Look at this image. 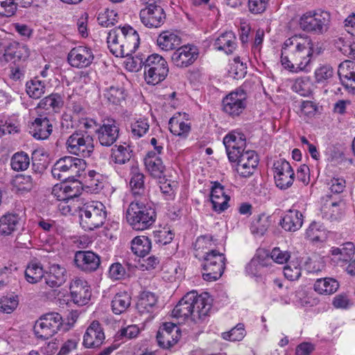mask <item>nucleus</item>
Returning a JSON list of instances; mask_svg holds the SVG:
<instances>
[{
  "label": "nucleus",
  "mask_w": 355,
  "mask_h": 355,
  "mask_svg": "<svg viewBox=\"0 0 355 355\" xmlns=\"http://www.w3.org/2000/svg\"><path fill=\"white\" fill-rule=\"evenodd\" d=\"M112 157L114 162L118 164H125L131 158L132 149L130 145L115 146L112 149Z\"/></svg>",
  "instance_id": "44"
},
{
  "label": "nucleus",
  "mask_w": 355,
  "mask_h": 355,
  "mask_svg": "<svg viewBox=\"0 0 355 355\" xmlns=\"http://www.w3.org/2000/svg\"><path fill=\"white\" fill-rule=\"evenodd\" d=\"M150 249L151 243L146 236H135V254L144 257L149 253Z\"/></svg>",
  "instance_id": "45"
},
{
  "label": "nucleus",
  "mask_w": 355,
  "mask_h": 355,
  "mask_svg": "<svg viewBox=\"0 0 355 355\" xmlns=\"http://www.w3.org/2000/svg\"><path fill=\"white\" fill-rule=\"evenodd\" d=\"M67 60L71 67L83 69L89 67L92 64L94 55L91 48L85 46H78L73 48L69 51Z\"/></svg>",
  "instance_id": "16"
},
{
  "label": "nucleus",
  "mask_w": 355,
  "mask_h": 355,
  "mask_svg": "<svg viewBox=\"0 0 355 355\" xmlns=\"http://www.w3.org/2000/svg\"><path fill=\"white\" fill-rule=\"evenodd\" d=\"M272 259L270 253L264 250H259L247 265L246 272L252 275H258L261 273V270L272 265Z\"/></svg>",
  "instance_id": "29"
},
{
  "label": "nucleus",
  "mask_w": 355,
  "mask_h": 355,
  "mask_svg": "<svg viewBox=\"0 0 355 355\" xmlns=\"http://www.w3.org/2000/svg\"><path fill=\"white\" fill-rule=\"evenodd\" d=\"M331 261L336 265L345 266L352 260L355 254V245L352 242H346L338 247H332L330 250Z\"/></svg>",
  "instance_id": "26"
},
{
  "label": "nucleus",
  "mask_w": 355,
  "mask_h": 355,
  "mask_svg": "<svg viewBox=\"0 0 355 355\" xmlns=\"http://www.w3.org/2000/svg\"><path fill=\"white\" fill-rule=\"evenodd\" d=\"M86 166V162L83 159L64 156L54 164L51 173L55 178L62 181L76 180L83 175Z\"/></svg>",
  "instance_id": "3"
},
{
  "label": "nucleus",
  "mask_w": 355,
  "mask_h": 355,
  "mask_svg": "<svg viewBox=\"0 0 355 355\" xmlns=\"http://www.w3.org/2000/svg\"><path fill=\"white\" fill-rule=\"evenodd\" d=\"M228 72L235 79L242 78L247 73L246 63L241 61L239 57H236L230 62Z\"/></svg>",
  "instance_id": "46"
},
{
  "label": "nucleus",
  "mask_w": 355,
  "mask_h": 355,
  "mask_svg": "<svg viewBox=\"0 0 355 355\" xmlns=\"http://www.w3.org/2000/svg\"><path fill=\"white\" fill-rule=\"evenodd\" d=\"M29 164V156L24 152L17 153L12 157L11 167L14 171H25L28 168Z\"/></svg>",
  "instance_id": "47"
},
{
  "label": "nucleus",
  "mask_w": 355,
  "mask_h": 355,
  "mask_svg": "<svg viewBox=\"0 0 355 355\" xmlns=\"http://www.w3.org/2000/svg\"><path fill=\"white\" fill-rule=\"evenodd\" d=\"M272 261L278 264L286 263L291 258V253L287 250H282L279 248H274L270 252Z\"/></svg>",
  "instance_id": "56"
},
{
  "label": "nucleus",
  "mask_w": 355,
  "mask_h": 355,
  "mask_svg": "<svg viewBox=\"0 0 355 355\" xmlns=\"http://www.w3.org/2000/svg\"><path fill=\"white\" fill-rule=\"evenodd\" d=\"M159 260L155 256L149 257L148 259H142L138 261V263L135 265V268H139L141 270H152L156 268L159 264Z\"/></svg>",
  "instance_id": "58"
},
{
  "label": "nucleus",
  "mask_w": 355,
  "mask_h": 355,
  "mask_svg": "<svg viewBox=\"0 0 355 355\" xmlns=\"http://www.w3.org/2000/svg\"><path fill=\"white\" fill-rule=\"evenodd\" d=\"M338 74L342 85L350 93H355V63L345 60L340 63L338 69Z\"/></svg>",
  "instance_id": "25"
},
{
  "label": "nucleus",
  "mask_w": 355,
  "mask_h": 355,
  "mask_svg": "<svg viewBox=\"0 0 355 355\" xmlns=\"http://www.w3.org/2000/svg\"><path fill=\"white\" fill-rule=\"evenodd\" d=\"M144 68V79L147 84L155 85L163 81L168 73V66L166 60L159 54L146 57L137 55L135 57V71Z\"/></svg>",
  "instance_id": "2"
},
{
  "label": "nucleus",
  "mask_w": 355,
  "mask_h": 355,
  "mask_svg": "<svg viewBox=\"0 0 355 355\" xmlns=\"http://www.w3.org/2000/svg\"><path fill=\"white\" fill-rule=\"evenodd\" d=\"M26 87L28 95L32 98L38 99L45 93V83L37 77H35L33 79L28 81Z\"/></svg>",
  "instance_id": "42"
},
{
  "label": "nucleus",
  "mask_w": 355,
  "mask_h": 355,
  "mask_svg": "<svg viewBox=\"0 0 355 355\" xmlns=\"http://www.w3.org/2000/svg\"><path fill=\"white\" fill-rule=\"evenodd\" d=\"M292 90L302 96H309L313 89V84L309 76H302L294 80Z\"/></svg>",
  "instance_id": "39"
},
{
  "label": "nucleus",
  "mask_w": 355,
  "mask_h": 355,
  "mask_svg": "<svg viewBox=\"0 0 355 355\" xmlns=\"http://www.w3.org/2000/svg\"><path fill=\"white\" fill-rule=\"evenodd\" d=\"M270 0H248L249 11L254 15L264 12L269 5Z\"/></svg>",
  "instance_id": "57"
},
{
  "label": "nucleus",
  "mask_w": 355,
  "mask_h": 355,
  "mask_svg": "<svg viewBox=\"0 0 355 355\" xmlns=\"http://www.w3.org/2000/svg\"><path fill=\"white\" fill-rule=\"evenodd\" d=\"M67 280L66 269L58 265L53 264L50 266L46 277V284L51 288L59 287Z\"/></svg>",
  "instance_id": "34"
},
{
  "label": "nucleus",
  "mask_w": 355,
  "mask_h": 355,
  "mask_svg": "<svg viewBox=\"0 0 355 355\" xmlns=\"http://www.w3.org/2000/svg\"><path fill=\"white\" fill-rule=\"evenodd\" d=\"M333 76V69L330 66L324 65L315 71V77L318 83L324 82Z\"/></svg>",
  "instance_id": "61"
},
{
  "label": "nucleus",
  "mask_w": 355,
  "mask_h": 355,
  "mask_svg": "<svg viewBox=\"0 0 355 355\" xmlns=\"http://www.w3.org/2000/svg\"><path fill=\"white\" fill-rule=\"evenodd\" d=\"M268 227V222L266 220L263 221L259 218L252 223L250 230L253 234L261 236L266 233Z\"/></svg>",
  "instance_id": "62"
},
{
  "label": "nucleus",
  "mask_w": 355,
  "mask_h": 355,
  "mask_svg": "<svg viewBox=\"0 0 355 355\" xmlns=\"http://www.w3.org/2000/svg\"><path fill=\"white\" fill-rule=\"evenodd\" d=\"M225 255L217 250L205 252L202 264L203 279L211 282L220 278L225 269Z\"/></svg>",
  "instance_id": "8"
},
{
  "label": "nucleus",
  "mask_w": 355,
  "mask_h": 355,
  "mask_svg": "<svg viewBox=\"0 0 355 355\" xmlns=\"http://www.w3.org/2000/svg\"><path fill=\"white\" fill-rule=\"evenodd\" d=\"M20 217L15 213H6L0 217V234L10 236L19 225Z\"/></svg>",
  "instance_id": "35"
},
{
  "label": "nucleus",
  "mask_w": 355,
  "mask_h": 355,
  "mask_svg": "<svg viewBox=\"0 0 355 355\" xmlns=\"http://www.w3.org/2000/svg\"><path fill=\"white\" fill-rule=\"evenodd\" d=\"M280 224L286 231L295 232L302 226L303 215L297 209H290L286 211Z\"/></svg>",
  "instance_id": "32"
},
{
  "label": "nucleus",
  "mask_w": 355,
  "mask_h": 355,
  "mask_svg": "<svg viewBox=\"0 0 355 355\" xmlns=\"http://www.w3.org/2000/svg\"><path fill=\"white\" fill-rule=\"evenodd\" d=\"M44 270L42 265L37 261H32L28 263L24 271L26 280L30 284H37L43 278Z\"/></svg>",
  "instance_id": "37"
},
{
  "label": "nucleus",
  "mask_w": 355,
  "mask_h": 355,
  "mask_svg": "<svg viewBox=\"0 0 355 355\" xmlns=\"http://www.w3.org/2000/svg\"><path fill=\"white\" fill-rule=\"evenodd\" d=\"M314 52V44L309 36L295 35L286 39L282 44V65L292 73L308 71Z\"/></svg>",
  "instance_id": "1"
},
{
  "label": "nucleus",
  "mask_w": 355,
  "mask_h": 355,
  "mask_svg": "<svg viewBox=\"0 0 355 355\" xmlns=\"http://www.w3.org/2000/svg\"><path fill=\"white\" fill-rule=\"evenodd\" d=\"M235 160H229L234 164L237 173L242 178H249L255 171L259 163L257 154L254 150H247L237 155Z\"/></svg>",
  "instance_id": "12"
},
{
  "label": "nucleus",
  "mask_w": 355,
  "mask_h": 355,
  "mask_svg": "<svg viewBox=\"0 0 355 355\" xmlns=\"http://www.w3.org/2000/svg\"><path fill=\"white\" fill-rule=\"evenodd\" d=\"M156 303L157 297L151 292L144 291L138 296L135 305V318L141 317V322L135 324V329H137V333L144 329L145 324L152 319L150 313Z\"/></svg>",
  "instance_id": "9"
},
{
  "label": "nucleus",
  "mask_w": 355,
  "mask_h": 355,
  "mask_svg": "<svg viewBox=\"0 0 355 355\" xmlns=\"http://www.w3.org/2000/svg\"><path fill=\"white\" fill-rule=\"evenodd\" d=\"M194 318L202 319L207 315L211 310L212 300L207 293L198 295L194 291Z\"/></svg>",
  "instance_id": "33"
},
{
  "label": "nucleus",
  "mask_w": 355,
  "mask_h": 355,
  "mask_svg": "<svg viewBox=\"0 0 355 355\" xmlns=\"http://www.w3.org/2000/svg\"><path fill=\"white\" fill-rule=\"evenodd\" d=\"M19 299L17 295L3 296L0 299V312L10 314L18 306Z\"/></svg>",
  "instance_id": "49"
},
{
  "label": "nucleus",
  "mask_w": 355,
  "mask_h": 355,
  "mask_svg": "<svg viewBox=\"0 0 355 355\" xmlns=\"http://www.w3.org/2000/svg\"><path fill=\"white\" fill-rule=\"evenodd\" d=\"M226 153L229 160H235L237 155L246 151V139L245 135L238 131H232L223 138Z\"/></svg>",
  "instance_id": "14"
},
{
  "label": "nucleus",
  "mask_w": 355,
  "mask_h": 355,
  "mask_svg": "<svg viewBox=\"0 0 355 355\" xmlns=\"http://www.w3.org/2000/svg\"><path fill=\"white\" fill-rule=\"evenodd\" d=\"M247 94L243 89H236L223 99V111L232 116L240 115L246 107Z\"/></svg>",
  "instance_id": "13"
},
{
  "label": "nucleus",
  "mask_w": 355,
  "mask_h": 355,
  "mask_svg": "<svg viewBox=\"0 0 355 355\" xmlns=\"http://www.w3.org/2000/svg\"><path fill=\"white\" fill-rule=\"evenodd\" d=\"M338 287V282L335 279L329 277L318 279L314 284V290L319 294H332Z\"/></svg>",
  "instance_id": "40"
},
{
  "label": "nucleus",
  "mask_w": 355,
  "mask_h": 355,
  "mask_svg": "<svg viewBox=\"0 0 355 355\" xmlns=\"http://www.w3.org/2000/svg\"><path fill=\"white\" fill-rule=\"evenodd\" d=\"M119 132L117 123L112 119L103 120L102 125L96 131L100 144L105 146H110L116 141Z\"/></svg>",
  "instance_id": "19"
},
{
  "label": "nucleus",
  "mask_w": 355,
  "mask_h": 355,
  "mask_svg": "<svg viewBox=\"0 0 355 355\" xmlns=\"http://www.w3.org/2000/svg\"><path fill=\"white\" fill-rule=\"evenodd\" d=\"M182 42L180 36L171 31H162L157 37V44L164 51H169L178 48Z\"/></svg>",
  "instance_id": "31"
},
{
  "label": "nucleus",
  "mask_w": 355,
  "mask_h": 355,
  "mask_svg": "<svg viewBox=\"0 0 355 355\" xmlns=\"http://www.w3.org/2000/svg\"><path fill=\"white\" fill-rule=\"evenodd\" d=\"M330 19V14L327 11L309 10L300 16L297 24L304 32L321 35L329 29Z\"/></svg>",
  "instance_id": "4"
},
{
  "label": "nucleus",
  "mask_w": 355,
  "mask_h": 355,
  "mask_svg": "<svg viewBox=\"0 0 355 355\" xmlns=\"http://www.w3.org/2000/svg\"><path fill=\"white\" fill-rule=\"evenodd\" d=\"M52 124L46 116L40 115L29 126L30 134L36 139H46L52 132Z\"/></svg>",
  "instance_id": "28"
},
{
  "label": "nucleus",
  "mask_w": 355,
  "mask_h": 355,
  "mask_svg": "<svg viewBox=\"0 0 355 355\" xmlns=\"http://www.w3.org/2000/svg\"><path fill=\"white\" fill-rule=\"evenodd\" d=\"M105 338L101 324L94 320L87 327L83 336V344L86 348L99 347L103 344Z\"/></svg>",
  "instance_id": "21"
},
{
  "label": "nucleus",
  "mask_w": 355,
  "mask_h": 355,
  "mask_svg": "<svg viewBox=\"0 0 355 355\" xmlns=\"http://www.w3.org/2000/svg\"><path fill=\"white\" fill-rule=\"evenodd\" d=\"M69 153L79 157H89L94 151V139L85 130H79L71 135L66 142Z\"/></svg>",
  "instance_id": "7"
},
{
  "label": "nucleus",
  "mask_w": 355,
  "mask_h": 355,
  "mask_svg": "<svg viewBox=\"0 0 355 355\" xmlns=\"http://www.w3.org/2000/svg\"><path fill=\"white\" fill-rule=\"evenodd\" d=\"M17 6L12 0H0V15L6 17L13 15Z\"/></svg>",
  "instance_id": "60"
},
{
  "label": "nucleus",
  "mask_w": 355,
  "mask_h": 355,
  "mask_svg": "<svg viewBox=\"0 0 355 355\" xmlns=\"http://www.w3.org/2000/svg\"><path fill=\"white\" fill-rule=\"evenodd\" d=\"M344 203L340 200L338 202L330 201L327 202L322 208L326 218L331 220L340 219L343 214Z\"/></svg>",
  "instance_id": "41"
},
{
  "label": "nucleus",
  "mask_w": 355,
  "mask_h": 355,
  "mask_svg": "<svg viewBox=\"0 0 355 355\" xmlns=\"http://www.w3.org/2000/svg\"><path fill=\"white\" fill-rule=\"evenodd\" d=\"M85 178L87 187L94 192H98L103 187L102 175L95 171H89Z\"/></svg>",
  "instance_id": "50"
},
{
  "label": "nucleus",
  "mask_w": 355,
  "mask_h": 355,
  "mask_svg": "<svg viewBox=\"0 0 355 355\" xmlns=\"http://www.w3.org/2000/svg\"><path fill=\"white\" fill-rule=\"evenodd\" d=\"M199 49L193 44L178 48L171 55L172 62L178 67L186 68L191 65L198 58Z\"/></svg>",
  "instance_id": "15"
},
{
  "label": "nucleus",
  "mask_w": 355,
  "mask_h": 355,
  "mask_svg": "<svg viewBox=\"0 0 355 355\" xmlns=\"http://www.w3.org/2000/svg\"><path fill=\"white\" fill-rule=\"evenodd\" d=\"M106 216L105 207L98 201L87 202L80 208V223L85 230H93L102 226Z\"/></svg>",
  "instance_id": "5"
},
{
  "label": "nucleus",
  "mask_w": 355,
  "mask_h": 355,
  "mask_svg": "<svg viewBox=\"0 0 355 355\" xmlns=\"http://www.w3.org/2000/svg\"><path fill=\"white\" fill-rule=\"evenodd\" d=\"M144 179V174L137 172L135 167V191L137 200L143 199L144 197L148 198V191L145 186Z\"/></svg>",
  "instance_id": "48"
},
{
  "label": "nucleus",
  "mask_w": 355,
  "mask_h": 355,
  "mask_svg": "<svg viewBox=\"0 0 355 355\" xmlns=\"http://www.w3.org/2000/svg\"><path fill=\"white\" fill-rule=\"evenodd\" d=\"M62 325V316L58 313H49L36 322L34 331L37 337L46 340L56 334Z\"/></svg>",
  "instance_id": "10"
},
{
  "label": "nucleus",
  "mask_w": 355,
  "mask_h": 355,
  "mask_svg": "<svg viewBox=\"0 0 355 355\" xmlns=\"http://www.w3.org/2000/svg\"><path fill=\"white\" fill-rule=\"evenodd\" d=\"M214 46L219 51H223L227 55L233 53L236 49V37L232 31L221 33L215 40Z\"/></svg>",
  "instance_id": "30"
},
{
  "label": "nucleus",
  "mask_w": 355,
  "mask_h": 355,
  "mask_svg": "<svg viewBox=\"0 0 355 355\" xmlns=\"http://www.w3.org/2000/svg\"><path fill=\"white\" fill-rule=\"evenodd\" d=\"M194 296V291L187 293L172 311V316L182 320L191 317L193 320H196L193 309Z\"/></svg>",
  "instance_id": "22"
},
{
  "label": "nucleus",
  "mask_w": 355,
  "mask_h": 355,
  "mask_svg": "<svg viewBox=\"0 0 355 355\" xmlns=\"http://www.w3.org/2000/svg\"><path fill=\"white\" fill-rule=\"evenodd\" d=\"M180 338L179 327L172 322H165L159 328L157 340L160 347L170 348L173 346Z\"/></svg>",
  "instance_id": "17"
},
{
  "label": "nucleus",
  "mask_w": 355,
  "mask_h": 355,
  "mask_svg": "<svg viewBox=\"0 0 355 355\" xmlns=\"http://www.w3.org/2000/svg\"><path fill=\"white\" fill-rule=\"evenodd\" d=\"M79 340L78 338H71L65 341L59 353L57 355H68L70 352L77 348Z\"/></svg>",
  "instance_id": "64"
},
{
  "label": "nucleus",
  "mask_w": 355,
  "mask_h": 355,
  "mask_svg": "<svg viewBox=\"0 0 355 355\" xmlns=\"http://www.w3.org/2000/svg\"><path fill=\"white\" fill-rule=\"evenodd\" d=\"M103 96L107 101L112 104H118L124 99L123 91L122 89L110 86L104 90Z\"/></svg>",
  "instance_id": "51"
},
{
  "label": "nucleus",
  "mask_w": 355,
  "mask_h": 355,
  "mask_svg": "<svg viewBox=\"0 0 355 355\" xmlns=\"http://www.w3.org/2000/svg\"><path fill=\"white\" fill-rule=\"evenodd\" d=\"M141 22L149 28L160 27L166 19L164 9L160 6L146 7L139 13Z\"/></svg>",
  "instance_id": "18"
},
{
  "label": "nucleus",
  "mask_w": 355,
  "mask_h": 355,
  "mask_svg": "<svg viewBox=\"0 0 355 355\" xmlns=\"http://www.w3.org/2000/svg\"><path fill=\"white\" fill-rule=\"evenodd\" d=\"M245 336V331L244 324L242 323L238 324L236 327L232 328L230 331L224 332L222 334L223 339L230 341H240Z\"/></svg>",
  "instance_id": "53"
},
{
  "label": "nucleus",
  "mask_w": 355,
  "mask_h": 355,
  "mask_svg": "<svg viewBox=\"0 0 355 355\" xmlns=\"http://www.w3.org/2000/svg\"><path fill=\"white\" fill-rule=\"evenodd\" d=\"M117 14L113 10L105 9L99 12L97 20L98 24L104 27L114 25L116 21Z\"/></svg>",
  "instance_id": "52"
},
{
  "label": "nucleus",
  "mask_w": 355,
  "mask_h": 355,
  "mask_svg": "<svg viewBox=\"0 0 355 355\" xmlns=\"http://www.w3.org/2000/svg\"><path fill=\"white\" fill-rule=\"evenodd\" d=\"M328 186L331 192L340 193L345 188V180L341 178H334L328 182Z\"/></svg>",
  "instance_id": "63"
},
{
  "label": "nucleus",
  "mask_w": 355,
  "mask_h": 355,
  "mask_svg": "<svg viewBox=\"0 0 355 355\" xmlns=\"http://www.w3.org/2000/svg\"><path fill=\"white\" fill-rule=\"evenodd\" d=\"M306 235L312 241H322L324 236V230L320 223L313 222L306 230Z\"/></svg>",
  "instance_id": "54"
},
{
  "label": "nucleus",
  "mask_w": 355,
  "mask_h": 355,
  "mask_svg": "<svg viewBox=\"0 0 355 355\" xmlns=\"http://www.w3.org/2000/svg\"><path fill=\"white\" fill-rule=\"evenodd\" d=\"M146 169L155 178H160L164 173V166L155 152H149L144 159Z\"/></svg>",
  "instance_id": "36"
},
{
  "label": "nucleus",
  "mask_w": 355,
  "mask_h": 355,
  "mask_svg": "<svg viewBox=\"0 0 355 355\" xmlns=\"http://www.w3.org/2000/svg\"><path fill=\"white\" fill-rule=\"evenodd\" d=\"M62 96L58 94H51L42 98L38 103L37 110H45L46 111L58 112L62 106Z\"/></svg>",
  "instance_id": "38"
},
{
  "label": "nucleus",
  "mask_w": 355,
  "mask_h": 355,
  "mask_svg": "<svg viewBox=\"0 0 355 355\" xmlns=\"http://www.w3.org/2000/svg\"><path fill=\"white\" fill-rule=\"evenodd\" d=\"M301 267L297 262L291 261L284 268V275L290 281L299 279L301 275Z\"/></svg>",
  "instance_id": "55"
},
{
  "label": "nucleus",
  "mask_w": 355,
  "mask_h": 355,
  "mask_svg": "<svg viewBox=\"0 0 355 355\" xmlns=\"http://www.w3.org/2000/svg\"><path fill=\"white\" fill-rule=\"evenodd\" d=\"M156 212L148 198L136 199L135 191V230L143 231L150 228L155 222Z\"/></svg>",
  "instance_id": "6"
},
{
  "label": "nucleus",
  "mask_w": 355,
  "mask_h": 355,
  "mask_svg": "<svg viewBox=\"0 0 355 355\" xmlns=\"http://www.w3.org/2000/svg\"><path fill=\"white\" fill-rule=\"evenodd\" d=\"M76 266L85 272L96 270L100 266V257L91 251H78L75 254Z\"/></svg>",
  "instance_id": "24"
},
{
  "label": "nucleus",
  "mask_w": 355,
  "mask_h": 355,
  "mask_svg": "<svg viewBox=\"0 0 355 355\" xmlns=\"http://www.w3.org/2000/svg\"><path fill=\"white\" fill-rule=\"evenodd\" d=\"M168 126L173 135L186 138L191 131L189 114L184 112L175 114L169 120Z\"/></svg>",
  "instance_id": "23"
},
{
  "label": "nucleus",
  "mask_w": 355,
  "mask_h": 355,
  "mask_svg": "<svg viewBox=\"0 0 355 355\" xmlns=\"http://www.w3.org/2000/svg\"><path fill=\"white\" fill-rule=\"evenodd\" d=\"M131 304V297L125 292L117 293L112 301V311L115 314L124 312Z\"/></svg>",
  "instance_id": "43"
},
{
  "label": "nucleus",
  "mask_w": 355,
  "mask_h": 355,
  "mask_svg": "<svg viewBox=\"0 0 355 355\" xmlns=\"http://www.w3.org/2000/svg\"><path fill=\"white\" fill-rule=\"evenodd\" d=\"M210 200L213 209L218 213L226 210L230 198L225 192L224 187L218 182H214L210 193Z\"/></svg>",
  "instance_id": "27"
},
{
  "label": "nucleus",
  "mask_w": 355,
  "mask_h": 355,
  "mask_svg": "<svg viewBox=\"0 0 355 355\" xmlns=\"http://www.w3.org/2000/svg\"><path fill=\"white\" fill-rule=\"evenodd\" d=\"M272 170L275 183L279 189L285 190L293 185L295 173L288 162L282 159L277 160Z\"/></svg>",
  "instance_id": "11"
},
{
  "label": "nucleus",
  "mask_w": 355,
  "mask_h": 355,
  "mask_svg": "<svg viewBox=\"0 0 355 355\" xmlns=\"http://www.w3.org/2000/svg\"><path fill=\"white\" fill-rule=\"evenodd\" d=\"M70 291L73 302L78 305L87 304L91 298L90 286L83 279H74L71 283Z\"/></svg>",
  "instance_id": "20"
},
{
  "label": "nucleus",
  "mask_w": 355,
  "mask_h": 355,
  "mask_svg": "<svg viewBox=\"0 0 355 355\" xmlns=\"http://www.w3.org/2000/svg\"><path fill=\"white\" fill-rule=\"evenodd\" d=\"M15 184L18 189L21 191H30L35 185V182L30 175H20L17 177L15 180Z\"/></svg>",
  "instance_id": "59"
}]
</instances>
